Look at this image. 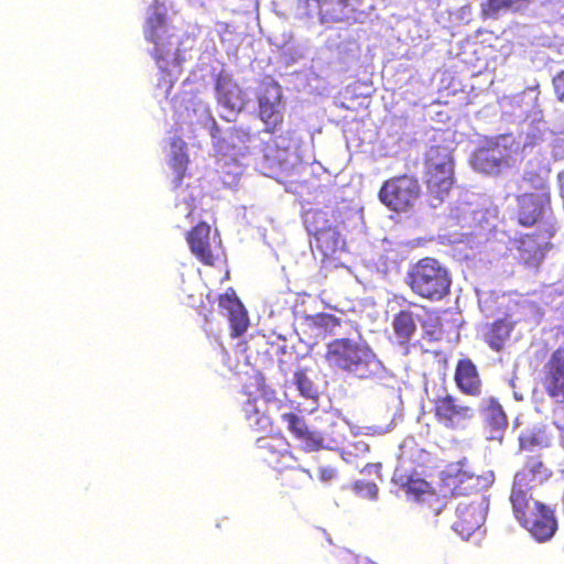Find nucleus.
Returning a JSON list of instances; mask_svg holds the SVG:
<instances>
[{"instance_id":"f257e3e1","label":"nucleus","mask_w":564,"mask_h":564,"mask_svg":"<svg viewBox=\"0 0 564 564\" xmlns=\"http://www.w3.org/2000/svg\"><path fill=\"white\" fill-rule=\"evenodd\" d=\"M426 452L416 446L401 447L399 462L392 474L391 481L406 500L415 503L438 502V495L431 482L423 476L420 468L425 467Z\"/></svg>"},{"instance_id":"f03ea898","label":"nucleus","mask_w":564,"mask_h":564,"mask_svg":"<svg viewBox=\"0 0 564 564\" xmlns=\"http://www.w3.org/2000/svg\"><path fill=\"white\" fill-rule=\"evenodd\" d=\"M325 360L329 367L351 373L360 379L377 376L381 362L367 346L350 338H336L326 346Z\"/></svg>"},{"instance_id":"7ed1b4c3","label":"nucleus","mask_w":564,"mask_h":564,"mask_svg":"<svg viewBox=\"0 0 564 564\" xmlns=\"http://www.w3.org/2000/svg\"><path fill=\"white\" fill-rule=\"evenodd\" d=\"M405 283L416 296L436 302L449 294L452 278L437 259L426 257L410 267Z\"/></svg>"},{"instance_id":"20e7f679","label":"nucleus","mask_w":564,"mask_h":564,"mask_svg":"<svg viewBox=\"0 0 564 564\" xmlns=\"http://www.w3.org/2000/svg\"><path fill=\"white\" fill-rule=\"evenodd\" d=\"M429 400L435 422L445 430L464 431L476 416L475 408L445 386H441Z\"/></svg>"},{"instance_id":"39448f33","label":"nucleus","mask_w":564,"mask_h":564,"mask_svg":"<svg viewBox=\"0 0 564 564\" xmlns=\"http://www.w3.org/2000/svg\"><path fill=\"white\" fill-rule=\"evenodd\" d=\"M425 182L429 195L441 204L454 184V162L446 148L431 147L425 154Z\"/></svg>"},{"instance_id":"423d86ee","label":"nucleus","mask_w":564,"mask_h":564,"mask_svg":"<svg viewBox=\"0 0 564 564\" xmlns=\"http://www.w3.org/2000/svg\"><path fill=\"white\" fill-rule=\"evenodd\" d=\"M378 196L388 209L399 214L408 213L421 197V185L412 175L393 176L383 182Z\"/></svg>"},{"instance_id":"0eeeda50","label":"nucleus","mask_w":564,"mask_h":564,"mask_svg":"<svg viewBox=\"0 0 564 564\" xmlns=\"http://www.w3.org/2000/svg\"><path fill=\"white\" fill-rule=\"evenodd\" d=\"M513 145L511 134H501L488 147L478 148L471 158L473 167L484 174L497 175L508 166V158Z\"/></svg>"},{"instance_id":"6e6552de","label":"nucleus","mask_w":564,"mask_h":564,"mask_svg":"<svg viewBox=\"0 0 564 564\" xmlns=\"http://www.w3.org/2000/svg\"><path fill=\"white\" fill-rule=\"evenodd\" d=\"M488 502L484 495L476 492L471 500L458 502L454 530L464 539L471 536L486 520Z\"/></svg>"},{"instance_id":"1a4fd4ad","label":"nucleus","mask_w":564,"mask_h":564,"mask_svg":"<svg viewBox=\"0 0 564 564\" xmlns=\"http://www.w3.org/2000/svg\"><path fill=\"white\" fill-rule=\"evenodd\" d=\"M290 445L285 437L271 435L257 441V449L260 458L273 469H284L294 460L289 449Z\"/></svg>"},{"instance_id":"9d476101","label":"nucleus","mask_w":564,"mask_h":564,"mask_svg":"<svg viewBox=\"0 0 564 564\" xmlns=\"http://www.w3.org/2000/svg\"><path fill=\"white\" fill-rule=\"evenodd\" d=\"M520 523L539 542L551 539L557 529L553 511L538 501H533L532 509H530L529 514Z\"/></svg>"},{"instance_id":"9b49d317","label":"nucleus","mask_w":564,"mask_h":564,"mask_svg":"<svg viewBox=\"0 0 564 564\" xmlns=\"http://www.w3.org/2000/svg\"><path fill=\"white\" fill-rule=\"evenodd\" d=\"M541 382L551 399L564 402V346L551 354L544 365Z\"/></svg>"},{"instance_id":"f8f14e48","label":"nucleus","mask_w":564,"mask_h":564,"mask_svg":"<svg viewBox=\"0 0 564 564\" xmlns=\"http://www.w3.org/2000/svg\"><path fill=\"white\" fill-rule=\"evenodd\" d=\"M256 137L242 129H232L225 137L215 142L216 151L237 162L239 159L251 154L256 148Z\"/></svg>"},{"instance_id":"ddd939ff","label":"nucleus","mask_w":564,"mask_h":564,"mask_svg":"<svg viewBox=\"0 0 564 564\" xmlns=\"http://www.w3.org/2000/svg\"><path fill=\"white\" fill-rule=\"evenodd\" d=\"M191 252L205 265L213 267L215 257L210 246V226L205 221L198 223L186 234Z\"/></svg>"},{"instance_id":"4468645a","label":"nucleus","mask_w":564,"mask_h":564,"mask_svg":"<svg viewBox=\"0 0 564 564\" xmlns=\"http://www.w3.org/2000/svg\"><path fill=\"white\" fill-rule=\"evenodd\" d=\"M454 381L457 389L465 395L477 398L482 391V381L476 365L469 358L459 359Z\"/></svg>"},{"instance_id":"2eb2a0df","label":"nucleus","mask_w":564,"mask_h":564,"mask_svg":"<svg viewBox=\"0 0 564 564\" xmlns=\"http://www.w3.org/2000/svg\"><path fill=\"white\" fill-rule=\"evenodd\" d=\"M518 214L517 220L523 227L534 226L543 215L545 207L551 204V197L542 200L540 195L523 193L517 196Z\"/></svg>"},{"instance_id":"dca6fc26","label":"nucleus","mask_w":564,"mask_h":564,"mask_svg":"<svg viewBox=\"0 0 564 564\" xmlns=\"http://www.w3.org/2000/svg\"><path fill=\"white\" fill-rule=\"evenodd\" d=\"M553 131L549 128L547 123L539 118L533 120L528 126L527 130L521 133L522 142H519L513 137V145L511 152L514 154L525 153L532 151L535 147H540L544 143Z\"/></svg>"},{"instance_id":"f3484780","label":"nucleus","mask_w":564,"mask_h":564,"mask_svg":"<svg viewBox=\"0 0 564 564\" xmlns=\"http://www.w3.org/2000/svg\"><path fill=\"white\" fill-rule=\"evenodd\" d=\"M313 237L312 250L321 256L322 261L334 259L345 247V239L336 227Z\"/></svg>"},{"instance_id":"a211bd4d","label":"nucleus","mask_w":564,"mask_h":564,"mask_svg":"<svg viewBox=\"0 0 564 564\" xmlns=\"http://www.w3.org/2000/svg\"><path fill=\"white\" fill-rule=\"evenodd\" d=\"M314 3L322 22H343L352 12L350 0H307L308 8Z\"/></svg>"},{"instance_id":"6ab92c4d","label":"nucleus","mask_w":564,"mask_h":564,"mask_svg":"<svg viewBox=\"0 0 564 564\" xmlns=\"http://www.w3.org/2000/svg\"><path fill=\"white\" fill-rule=\"evenodd\" d=\"M409 307L425 308L414 302H410ZM416 319H419V316L410 308L401 310L393 316L392 329L399 344L406 345L413 338L417 329Z\"/></svg>"},{"instance_id":"aec40b11","label":"nucleus","mask_w":564,"mask_h":564,"mask_svg":"<svg viewBox=\"0 0 564 564\" xmlns=\"http://www.w3.org/2000/svg\"><path fill=\"white\" fill-rule=\"evenodd\" d=\"M519 261L527 268L538 269L545 258V246L534 235L519 239Z\"/></svg>"},{"instance_id":"412c9836","label":"nucleus","mask_w":564,"mask_h":564,"mask_svg":"<svg viewBox=\"0 0 564 564\" xmlns=\"http://www.w3.org/2000/svg\"><path fill=\"white\" fill-rule=\"evenodd\" d=\"M340 213L337 209H308L303 216L304 226L311 236L335 228Z\"/></svg>"},{"instance_id":"4be33fe9","label":"nucleus","mask_w":564,"mask_h":564,"mask_svg":"<svg viewBox=\"0 0 564 564\" xmlns=\"http://www.w3.org/2000/svg\"><path fill=\"white\" fill-rule=\"evenodd\" d=\"M514 323L509 317L498 318L486 327L484 339L495 351H501L513 330Z\"/></svg>"},{"instance_id":"5701e85b","label":"nucleus","mask_w":564,"mask_h":564,"mask_svg":"<svg viewBox=\"0 0 564 564\" xmlns=\"http://www.w3.org/2000/svg\"><path fill=\"white\" fill-rule=\"evenodd\" d=\"M482 415L485 424L495 432H501L508 425L507 415L496 398L484 400Z\"/></svg>"},{"instance_id":"b1692460","label":"nucleus","mask_w":564,"mask_h":564,"mask_svg":"<svg viewBox=\"0 0 564 564\" xmlns=\"http://www.w3.org/2000/svg\"><path fill=\"white\" fill-rule=\"evenodd\" d=\"M523 183L527 187L534 189V195H540L542 200H547L551 197V189L549 184L547 170H525L522 176Z\"/></svg>"},{"instance_id":"393cba45","label":"nucleus","mask_w":564,"mask_h":564,"mask_svg":"<svg viewBox=\"0 0 564 564\" xmlns=\"http://www.w3.org/2000/svg\"><path fill=\"white\" fill-rule=\"evenodd\" d=\"M177 143H180L178 150L173 153L169 162L170 167L174 173L172 181L174 187H180L182 185L184 177L187 175V166L189 163L188 155L185 152V143L181 139H175L172 145L176 147Z\"/></svg>"},{"instance_id":"a878e982","label":"nucleus","mask_w":564,"mask_h":564,"mask_svg":"<svg viewBox=\"0 0 564 564\" xmlns=\"http://www.w3.org/2000/svg\"><path fill=\"white\" fill-rule=\"evenodd\" d=\"M258 399H248L243 412L249 426L256 431H265L272 426L271 419L257 405Z\"/></svg>"},{"instance_id":"bb28decb","label":"nucleus","mask_w":564,"mask_h":564,"mask_svg":"<svg viewBox=\"0 0 564 564\" xmlns=\"http://www.w3.org/2000/svg\"><path fill=\"white\" fill-rule=\"evenodd\" d=\"M259 106H278L282 100V88L272 78H264L258 90Z\"/></svg>"},{"instance_id":"cd10ccee","label":"nucleus","mask_w":564,"mask_h":564,"mask_svg":"<svg viewBox=\"0 0 564 564\" xmlns=\"http://www.w3.org/2000/svg\"><path fill=\"white\" fill-rule=\"evenodd\" d=\"M510 500L516 518L521 522L523 518L529 514L530 509L533 507V502H531L527 490L517 485L512 488Z\"/></svg>"},{"instance_id":"c85d7f7f","label":"nucleus","mask_w":564,"mask_h":564,"mask_svg":"<svg viewBox=\"0 0 564 564\" xmlns=\"http://www.w3.org/2000/svg\"><path fill=\"white\" fill-rule=\"evenodd\" d=\"M228 319H229V324H230L231 338H238V337L242 336L247 332V329L250 325L248 313H247L245 306L236 310L235 312H231L228 315Z\"/></svg>"},{"instance_id":"c756f323","label":"nucleus","mask_w":564,"mask_h":564,"mask_svg":"<svg viewBox=\"0 0 564 564\" xmlns=\"http://www.w3.org/2000/svg\"><path fill=\"white\" fill-rule=\"evenodd\" d=\"M300 441L305 451H318L323 447L324 437L317 431H311L308 426L295 437Z\"/></svg>"},{"instance_id":"7c9ffc66","label":"nucleus","mask_w":564,"mask_h":564,"mask_svg":"<svg viewBox=\"0 0 564 564\" xmlns=\"http://www.w3.org/2000/svg\"><path fill=\"white\" fill-rule=\"evenodd\" d=\"M294 381L301 395L314 399L317 395L313 381L307 377L305 370L300 369L294 373Z\"/></svg>"},{"instance_id":"2f4dec72","label":"nucleus","mask_w":564,"mask_h":564,"mask_svg":"<svg viewBox=\"0 0 564 564\" xmlns=\"http://www.w3.org/2000/svg\"><path fill=\"white\" fill-rule=\"evenodd\" d=\"M530 0H487L484 4V12L488 15H495L502 10L513 9L520 3Z\"/></svg>"},{"instance_id":"473e14b6","label":"nucleus","mask_w":564,"mask_h":564,"mask_svg":"<svg viewBox=\"0 0 564 564\" xmlns=\"http://www.w3.org/2000/svg\"><path fill=\"white\" fill-rule=\"evenodd\" d=\"M217 300L218 306L225 310L227 315L243 306L232 288H229L224 294H220Z\"/></svg>"},{"instance_id":"72a5a7b5","label":"nucleus","mask_w":564,"mask_h":564,"mask_svg":"<svg viewBox=\"0 0 564 564\" xmlns=\"http://www.w3.org/2000/svg\"><path fill=\"white\" fill-rule=\"evenodd\" d=\"M313 323L317 328H322L328 333H333L340 326V319L329 313H318L314 315Z\"/></svg>"},{"instance_id":"f704fd0d","label":"nucleus","mask_w":564,"mask_h":564,"mask_svg":"<svg viewBox=\"0 0 564 564\" xmlns=\"http://www.w3.org/2000/svg\"><path fill=\"white\" fill-rule=\"evenodd\" d=\"M301 473L297 469H289L285 473H282L278 480L280 481L281 487L284 489L281 492L288 494L289 490H296L300 488L299 477Z\"/></svg>"},{"instance_id":"c9c22d12","label":"nucleus","mask_w":564,"mask_h":564,"mask_svg":"<svg viewBox=\"0 0 564 564\" xmlns=\"http://www.w3.org/2000/svg\"><path fill=\"white\" fill-rule=\"evenodd\" d=\"M352 489L360 498L369 500H376L379 491L375 482L364 480L355 481Z\"/></svg>"},{"instance_id":"e433bc0d","label":"nucleus","mask_w":564,"mask_h":564,"mask_svg":"<svg viewBox=\"0 0 564 564\" xmlns=\"http://www.w3.org/2000/svg\"><path fill=\"white\" fill-rule=\"evenodd\" d=\"M260 118L267 124L268 131H273L274 128L282 122V113L278 108H260Z\"/></svg>"},{"instance_id":"4c0bfd02","label":"nucleus","mask_w":564,"mask_h":564,"mask_svg":"<svg viewBox=\"0 0 564 564\" xmlns=\"http://www.w3.org/2000/svg\"><path fill=\"white\" fill-rule=\"evenodd\" d=\"M164 23L165 19L161 13H155L152 17H150L148 20L149 30L145 33L147 40L156 44L159 41L158 29L163 28Z\"/></svg>"},{"instance_id":"58836bf2","label":"nucleus","mask_w":564,"mask_h":564,"mask_svg":"<svg viewBox=\"0 0 564 564\" xmlns=\"http://www.w3.org/2000/svg\"><path fill=\"white\" fill-rule=\"evenodd\" d=\"M282 420L288 423V427L294 437L299 436L307 427L305 421L292 412L282 414Z\"/></svg>"},{"instance_id":"ea45409f","label":"nucleus","mask_w":564,"mask_h":564,"mask_svg":"<svg viewBox=\"0 0 564 564\" xmlns=\"http://www.w3.org/2000/svg\"><path fill=\"white\" fill-rule=\"evenodd\" d=\"M519 441L522 451H532L534 447L541 445V437L534 432L522 434Z\"/></svg>"},{"instance_id":"a19ab883","label":"nucleus","mask_w":564,"mask_h":564,"mask_svg":"<svg viewBox=\"0 0 564 564\" xmlns=\"http://www.w3.org/2000/svg\"><path fill=\"white\" fill-rule=\"evenodd\" d=\"M553 86L558 101L564 104V70L553 77Z\"/></svg>"},{"instance_id":"79ce46f5","label":"nucleus","mask_w":564,"mask_h":564,"mask_svg":"<svg viewBox=\"0 0 564 564\" xmlns=\"http://www.w3.org/2000/svg\"><path fill=\"white\" fill-rule=\"evenodd\" d=\"M542 468H543V463L541 462L539 456H534V455L528 456L527 462H525V469L529 473H531L533 475L540 474Z\"/></svg>"},{"instance_id":"37998d69","label":"nucleus","mask_w":564,"mask_h":564,"mask_svg":"<svg viewBox=\"0 0 564 564\" xmlns=\"http://www.w3.org/2000/svg\"><path fill=\"white\" fill-rule=\"evenodd\" d=\"M336 476H337L336 469L330 466H322L317 470V477L322 481H325V482L332 481L333 479L336 478Z\"/></svg>"},{"instance_id":"c03bdc74","label":"nucleus","mask_w":564,"mask_h":564,"mask_svg":"<svg viewBox=\"0 0 564 564\" xmlns=\"http://www.w3.org/2000/svg\"><path fill=\"white\" fill-rule=\"evenodd\" d=\"M527 95L534 100V102H538V95H539V91H536L535 89H528L527 91Z\"/></svg>"},{"instance_id":"a18cd8bd","label":"nucleus","mask_w":564,"mask_h":564,"mask_svg":"<svg viewBox=\"0 0 564 564\" xmlns=\"http://www.w3.org/2000/svg\"><path fill=\"white\" fill-rule=\"evenodd\" d=\"M558 181H560V187H561V192L562 194L564 193V172H561L558 174Z\"/></svg>"},{"instance_id":"49530a36","label":"nucleus","mask_w":564,"mask_h":564,"mask_svg":"<svg viewBox=\"0 0 564 564\" xmlns=\"http://www.w3.org/2000/svg\"><path fill=\"white\" fill-rule=\"evenodd\" d=\"M223 106L229 107V106H232V105H231V102L229 100H224V105Z\"/></svg>"},{"instance_id":"de8ad7c7","label":"nucleus","mask_w":564,"mask_h":564,"mask_svg":"<svg viewBox=\"0 0 564 564\" xmlns=\"http://www.w3.org/2000/svg\"><path fill=\"white\" fill-rule=\"evenodd\" d=\"M455 490L457 491V494H463V491L460 490V487H459V486H456V487H455Z\"/></svg>"},{"instance_id":"09e8293b","label":"nucleus","mask_w":564,"mask_h":564,"mask_svg":"<svg viewBox=\"0 0 564 564\" xmlns=\"http://www.w3.org/2000/svg\"><path fill=\"white\" fill-rule=\"evenodd\" d=\"M172 87V82L167 84V90Z\"/></svg>"}]
</instances>
